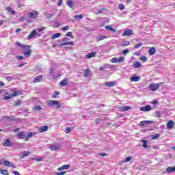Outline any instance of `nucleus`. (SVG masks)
<instances>
[{
    "label": "nucleus",
    "mask_w": 175,
    "mask_h": 175,
    "mask_svg": "<svg viewBox=\"0 0 175 175\" xmlns=\"http://www.w3.org/2000/svg\"><path fill=\"white\" fill-rule=\"evenodd\" d=\"M22 49L24 52L23 55L25 57H29L31 55V53H32V51L29 49H31V46L29 45H23L22 46Z\"/></svg>",
    "instance_id": "f257e3e1"
},
{
    "label": "nucleus",
    "mask_w": 175,
    "mask_h": 175,
    "mask_svg": "<svg viewBox=\"0 0 175 175\" xmlns=\"http://www.w3.org/2000/svg\"><path fill=\"white\" fill-rule=\"evenodd\" d=\"M162 84L163 83H150L149 85V90H150V91H157Z\"/></svg>",
    "instance_id": "f03ea898"
},
{
    "label": "nucleus",
    "mask_w": 175,
    "mask_h": 175,
    "mask_svg": "<svg viewBox=\"0 0 175 175\" xmlns=\"http://www.w3.org/2000/svg\"><path fill=\"white\" fill-rule=\"evenodd\" d=\"M48 106H56L57 109H60L61 107V104H59V102L58 100H51L48 103Z\"/></svg>",
    "instance_id": "7ed1b4c3"
},
{
    "label": "nucleus",
    "mask_w": 175,
    "mask_h": 175,
    "mask_svg": "<svg viewBox=\"0 0 175 175\" xmlns=\"http://www.w3.org/2000/svg\"><path fill=\"white\" fill-rule=\"evenodd\" d=\"M35 36H40V35L36 32V30H33L31 33L27 36V40L32 39V38H35Z\"/></svg>",
    "instance_id": "20e7f679"
},
{
    "label": "nucleus",
    "mask_w": 175,
    "mask_h": 175,
    "mask_svg": "<svg viewBox=\"0 0 175 175\" xmlns=\"http://www.w3.org/2000/svg\"><path fill=\"white\" fill-rule=\"evenodd\" d=\"M31 154V152L29 151H23L19 154V157L21 159H23V158H24V157H28L29 155Z\"/></svg>",
    "instance_id": "39448f33"
},
{
    "label": "nucleus",
    "mask_w": 175,
    "mask_h": 175,
    "mask_svg": "<svg viewBox=\"0 0 175 175\" xmlns=\"http://www.w3.org/2000/svg\"><path fill=\"white\" fill-rule=\"evenodd\" d=\"M96 55V52L93 51V52H90V53H88V55H86L85 56V59H90V58H94L95 57V56Z\"/></svg>",
    "instance_id": "423d86ee"
},
{
    "label": "nucleus",
    "mask_w": 175,
    "mask_h": 175,
    "mask_svg": "<svg viewBox=\"0 0 175 175\" xmlns=\"http://www.w3.org/2000/svg\"><path fill=\"white\" fill-rule=\"evenodd\" d=\"M16 136L18 137V139H25V137H26L25 132L24 131L19 132L16 134Z\"/></svg>",
    "instance_id": "0eeeda50"
},
{
    "label": "nucleus",
    "mask_w": 175,
    "mask_h": 175,
    "mask_svg": "<svg viewBox=\"0 0 175 175\" xmlns=\"http://www.w3.org/2000/svg\"><path fill=\"white\" fill-rule=\"evenodd\" d=\"M60 148H61V146H59V145L58 144H53L49 146V148L52 151H57V150H59Z\"/></svg>",
    "instance_id": "6e6552de"
},
{
    "label": "nucleus",
    "mask_w": 175,
    "mask_h": 175,
    "mask_svg": "<svg viewBox=\"0 0 175 175\" xmlns=\"http://www.w3.org/2000/svg\"><path fill=\"white\" fill-rule=\"evenodd\" d=\"M152 107L150 105H146L140 108V111H150V110H152Z\"/></svg>",
    "instance_id": "1a4fd4ad"
},
{
    "label": "nucleus",
    "mask_w": 175,
    "mask_h": 175,
    "mask_svg": "<svg viewBox=\"0 0 175 175\" xmlns=\"http://www.w3.org/2000/svg\"><path fill=\"white\" fill-rule=\"evenodd\" d=\"M38 16V12L33 10L31 12H29V17L30 18H36Z\"/></svg>",
    "instance_id": "9d476101"
},
{
    "label": "nucleus",
    "mask_w": 175,
    "mask_h": 175,
    "mask_svg": "<svg viewBox=\"0 0 175 175\" xmlns=\"http://www.w3.org/2000/svg\"><path fill=\"white\" fill-rule=\"evenodd\" d=\"M132 33H133L132 30L127 29L123 32V33L122 35V36H131V35H132Z\"/></svg>",
    "instance_id": "9b49d317"
},
{
    "label": "nucleus",
    "mask_w": 175,
    "mask_h": 175,
    "mask_svg": "<svg viewBox=\"0 0 175 175\" xmlns=\"http://www.w3.org/2000/svg\"><path fill=\"white\" fill-rule=\"evenodd\" d=\"M130 81L132 82L140 81V77L136 75L131 76Z\"/></svg>",
    "instance_id": "f8f14e48"
},
{
    "label": "nucleus",
    "mask_w": 175,
    "mask_h": 175,
    "mask_svg": "<svg viewBox=\"0 0 175 175\" xmlns=\"http://www.w3.org/2000/svg\"><path fill=\"white\" fill-rule=\"evenodd\" d=\"M167 126L168 129H172L174 126V122H173V120H170L167 123Z\"/></svg>",
    "instance_id": "ddd939ff"
},
{
    "label": "nucleus",
    "mask_w": 175,
    "mask_h": 175,
    "mask_svg": "<svg viewBox=\"0 0 175 175\" xmlns=\"http://www.w3.org/2000/svg\"><path fill=\"white\" fill-rule=\"evenodd\" d=\"M47 129H49L47 126H42L38 129V132H40V133H43V132H46Z\"/></svg>",
    "instance_id": "4468645a"
},
{
    "label": "nucleus",
    "mask_w": 175,
    "mask_h": 175,
    "mask_svg": "<svg viewBox=\"0 0 175 175\" xmlns=\"http://www.w3.org/2000/svg\"><path fill=\"white\" fill-rule=\"evenodd\" d=\"M149 124H151V121L144 120L139 122L141 126H146V125H148Z\"/></svg>",
    "instance_id": "2eb2a0df"
},
{
    "label": "nucleus",
    "mask_w": 175,
    "mask_h": 175,
    "mask_svg": "<svg viewBox=\"0 0 175 175\" xmlns=\"http://www.w3.org/2000/svg\"><path fill=\"white\" fill-rule=\"evenodd\" d=\"M13 97H14L13 94H9V93L6 92L5 94V96H4L3 99L5 100H9V99H12V98H13Z\"/></svg>",
    "instance_id": "dca6fc26"
},
{
    "label": "nucleus",
    "mask_w": 175,
    "mask_h": 175,
    "mask_svg": "<svg viewBox=\"0 0 175 175\" xmlns=\"http://www.w3.org/2000/svg\"><path fill=\"white\" fill-rule=\"evenodd\" d=\"M42 79H43V76L39 75L34 78L33 81L34 83H39V81H42Z\"/></svg>",
    "instance_id": "f3484780"
},
{
    "label": "nucleus",
    "mask_w": 175,
    "mask_h": 175,
    "mask_svg": "<svg viewBox=\"0 0 175 175\" xmlns=\"http://www.w3.org/2000/svg\"><path fill=\"white\" fill-rule=\"evenodd\" d=\"M133 67L135 69H137L142 67V64L140 63V62H136L133 64Z\"/></svg>",
    "instance_id": "a211bd4d"
},
{
    "label": "nucleus",
    "mask_w": 175,
    "mask_h": 175,
    "mask_svg": "<svg viewBox=\"0 0 175 175\" xmlns=\"http://www.w3.org/2000/svg\"><path fill=\"white\" fill-rule=\"evenodd\" d=\"M68 79H64V80H62V81H60L59 84L62 87H64L65 85H68Z\"/></svg>",
    "instance_id": "6ab92c4d"
},
{
    "label": "nucleus",
    "mask_w": 175,
    "mask_h": 175,
    "mask_svg": "<svg viewBox=\"0 0 175 175\" xmlns=\"http://www.w3.org/2000/svg\"><path fill=\"white\" fill-rule=\"evenodd\" d=\"M165 170L167 173H172V172H175V167H168Z\"/></svg>",
    "instance_id": "aec40b11"
},
{
    "label": "nucleus",
    "mask_w": 175,
    "mask_h": 175,
    "mask_svg": "<svg viewBox=\"0 0 175 175\" xmlns=\"http://www.w3.org/2000/svg\"><path fill=\"white\" fill-rule=\"evenodd\" d=\"M105 85H107V87H114V85H116V82L115 81L106 82Z\"/></svg>",
    "instance_id": "412c9836"
},
{
    "label": "nucleus",
    "mask_w": 175,
    "mask_h": 175,
    "mask_svg": "<svg viewBox=\"0 0 175 175\" xmlns=\"http://www.w3.org/2000/svg\"><path fill=\"white\" fill-rule=\"evenodd\" d=\"M128 110H131V107L129 106H124L120 107L121 111H128Z\"/></svg>",
    "instance_id": "4be33fe9"
},
{
    "label": "nucleus",
    "mask_w": 175,
    "mask_h": 175,
    "mask_svg": "<svg viewBox=\"0 0 175 175\" xmlns=\"http://www.w3.org/2000/svg\"><path fill=\"white\" fill-rule=\"evenodd\" d=\"M105 29L107 31H111L112 32H116V29L112 28V27L110 25L105 26Z\"/></svg>",
    "instance_id": "5701e85b"
},
{
    "label": "nucleus",
    "mask_w": 175,
    "mask_h": 175,
    "mask_svg": "<svg viewBox=\"0 0 175 175\" xmlns=\"http://www.w3.org/2000/svg\"><path fill=\"white\" fill-rule=\"evenodd\" d=\"M155 48L152 47L150 49L149 51H148V54L149 55H154V54H155Z\"/></svg>",
    "instance_id": "b1692460"
},
{
    "label": "nucleus",
    "mask_w": 175,
    "mask_h": 175,
    "mask_svg": "<svg viewBox=\"0 0 175 175\" xmlns=\"http://www.w3.org/2000/svg\"><path fill=\"white\" fill-rule=\"evenodd\" d=\"M74 44L73 42H67L62 43L60 46H73Z\"/></svg>",
    "instance_id": "393cba45"
},
{
    "label": "nucleus",
    "mask_w": 175,
    "mask_h": 175,
    "mask_svg": "<svg viewBox=\"0 0 175 175\" xmlns=\"http://www.w3.org/2000/svg\"><path fill=\"white\" fill-rule=\"evenodd\" d=\"M6 10L8 13H11V14H16V11L12 10V8L10 7H7Z\"/></svg>",
    "instance_id": "a878e982"
},
{
    "label": "nucleus",
    "mask_w": 175,
    "mask_h": 175,
    "mask_svg": "<svg viewBox=\"0 0 175 175\" xmlns=\"http://www.w3.org/2000/svg\"><path fill=\"white\" fill-rule=\"evenodd\" d=\"M129 44H131V42L126 40H123L121 43V46H122L123 47L125 46H129Z\"/></svg>",
    "instance_id": "bb28decb"
},
{
    "label": "nucleus",
    "mask_w": 175,
    "mask_h": 175,
    "mask_svg": "<svg viewBox=\"0 0 175 175\" xmlns=\"http://www.w3.org/2000/svg\"><path fill=\"white\" fill-rule=\"evenodd\" d=\"M161 135L158 133H155L154 135H151V137H152V140H155L157 139H158Z\"/></svg>",
    "instance_id": "cd10ccee"
},
{
    "label": "nucleus",
    "mask_w": 175,
    "mask_h": 175,
    "mask_svg": "<svg viewBox=\"0 0 175 175\" xmlns=\"http://www.w3.org/2000/svg\"><path fill=\"white\" fill-rule=\"evenodd\" d=\"M66 5L68 8H73V1H72V0H69L66 2Z\"/></svg>",
    "instance_id": "c85d7f7f"
},
{
    "label": "nucleus",
    "mask_w": 175,
    "mask_h": 175,
    "mask_svg": "<svg viewBox=\"0 0 175 175\" xmlns=\"http://www.w3.org/2000/svg\"><path fill=\"white\" fill-rule=\"evenodd\" d=\"M3 144H4V146H5V147H10V146L12 145V143H10V140L7 139V140H5V142H4Z\"/></svg>",
    "instance_id": "c756f323"
},
{
    "label": "nucleus",
    "mask_w": 175,
    "mask_h": 175,
    "mask_svg": "<svg viewBox=\"0 0 175 175\" xmlns=\"http://www.w3.org/2000/svg\"><path fill=\"white\" fill-rule=\"evenodd\" d=\"M106 36H100L96 38V42H100V40H103V39H106Z\"/></svg>",
    "instance_id": "7c9ffc66"
},
{
    "label": "nucleus",
    "mask_w": 175,
    "mask_h": 175,
    "mask_svg": "<svg viewBox=\"0 0 175 175\" xmlns=\"http://www.w3.org/2000/svg\"><path fill=\"white\" fill-rule=\"evenodd\" d=\"M61 36V33H57L52 36L51 39H57V38H59Z\"/></svg>",
    "instance_id": "2f4dec72"
},
{
    "label": "nucleus",
    "mask_w": 175,
    "mask_h": 175,
    "mask_svg": "<svg viewBox=\"0 0 175 175\" xmlns=\"http://www.w3.org/2000/svg\"><path fill=\"white\" fill-rule=\"evenodd\" d=\"M90 76V70H86L83 72V77H88Z\"/></svg>",
    "instance_id": "473e14b6"
},
{
    "label": "nucleus",
    "mask_w": 175,
    "mask_h": 175,
    "mask_svg": "<svg viewBox=\"0 0 175 175\" xmlns=\"http://www.w3.org/2000/svg\"><path fill=\"white\" fill-rule=\"evenodd\" d=\"M33 136V134L32 133H29L25 137V142H27L28 139Z\"/></svg>",
    "instance_id": "72a5a7b5"
},
{
    "label": "nucleus",
    "mask_w": 175,
    "mask_h": 175,
    "mask_svg": "<svg viewBox=\"0 0 175 175\" xmlns=\"http://www.w3.org/2000/svg\"><path fill=\"white\" fill-rule=\"evenodd\" d=\"M3 163H4V166H8V167H10L11 163L9 161H6L5 160Z\"/></svg>",
    "instance_id": "f704fd0d"
},
{
    "label": "nucleus",
    "mask_w": 175,
    "mask_h": 175,
    "mask_svg": "<svg viewBox=\"0 0 175 175\" xmlns=\"http://www.w3.org/2000/svg\"><path fill=\"white\" fill-rule=\"evenodd\" d=\"M0 173H1V174H3V175H9V172H8V170H1L0 171Z\"/></svg>",
    "instance_id": "c9c22d12"
},
{
    "label": "nucleus",
    "mask_w": 175,
    "mask_h": 175,
    "mask_svg": "<svg viewBox=\"0 0 175 175\" xmlns=\"http://www.w3.org/2000/svg\"><path fill=\"white\" fill-rule=\"evenodd\" d=\"M142 46H143V42H139L134 46V49H137L139 47H142Z\"/></svg>",
    "instance_id": "e433bc0d"
},
{
    "label": "nucleus",
    "mask_w": 175,
    "mask_h": 175,
    "mask_svg": "<svg viewBox=\"0 0 175 175\" xmlns=\"http://www.w3.org/2000/svg\"><path fill=\"white\" fill-rule=\"evenodd\" d=\"M21 92L20 91H17V92H14L13 94H12V96H17L18 95H21Z\"/></svg>",
    "instance_id": "4c0bfd02"
},
{
    "label": "nucleus",
    "mask_w": 175,
    "mask_h": 175,
    "mask_svg": "<svg viewBox=\"0 0 175 175\" xmlns=\"http://www.w3.org/2000/svg\"><path fill=\"white\" fill-rule=\"evenodd\" d=\"M161 116H162V113H161L160 111H156L155 117H157V118H161Z\"/></svg>",
    "instance_id": "58836bf2"
},
{
    "label": "nucleus",
    "mask_w": 175,
    "mask_h": 175,
    "mask_svg": "<svg viewBox=\"0 0 175 175\" xmlns=\"http://www.w3.org/2000/svg\"><path fill=\"white\" fill-rule=\"evenodd\" d=\"M124 61H125V58L124 57H120L118 59V64H121V62H124Z\"/></svg>",
    "instance_id": "ea45409f"
},
{
    "label": "nucleus",
    "mask_w": 175,
    "mask_h": 175,
    "mask_svg": "<svg viewBox=\"0 0 175 175\" xmlns=\"http://www.w3.org/2000/svg\"><path fill=\"white\" fill-rule=\"evenodd\" d=\"M112 64H118V59L117 57H113L111 59Z\"/></svg>",
    "instance_id": "a19ab883"
},
{
    "label": "nucleus",
    "mask_w": 175,
    "mask_h": 175,
    "mask_svg": "<svg viewBox=\"0 0 175 175\" xmlns=\"http://www.w3.org/2000/svg\"><path fill=\"white\" fill-rule=\"evenodd\" d=\"M83 14H78V15H75L74 16V18L77 20V18L81 19V18H83Z\"/></svg>",
    "instance_id": "79ce46f5"
},
{
    "label": "nucleus",
    "mask_w": 175,
    "mask_h": 175,
    "mask_svg": "<svg viewBox=\"0 0 175 175\" xmlns=\"http://www.w3.org/2000/svg\"><path fill=\"white\" fill-rule=\"evenodd\" d=\"M140 61H142V62H147V57L142 56L140 57Z\"/></svg>",
    "instance_id": "37998d69"
},
{
    "label": "nucleus",
    "mask_w": 175,
    "mask_h": 175,
    "mask_svg": "<svg viewBox=\"0 0 175 175\" xmlns=\"http://www.w3.org/2000/svg\"><path fill=\"white\" fill-rule=\"evenodd\" d=\"M118 9H120V10H124L125 9V5H124V4H119Z\"/></svg>",
    "instance_id": "c03bdc74"
},
{
    "label": "nucleus",
    "mask_w": 175,
    "mask_h": 175,
    "mask_svg": "<svg viewBox=\"0 0 175 175\" xmlns=\"http://www.w3.org/2000/svg\"><path fill=\"white\" fill-rule=\"evenodd\" d=\"M63 167V170H68L70 167V165H64L63 166H62Z\"/></svg>",
    "instance_id": "a18cd8bd"
},
{
    "label": "nucleus",
    "mask_w": 175,
    "mask_h": 175,
    "mask_svg": "<svg viewBox=\"0 0 175 175\" xmlns=\"http://www.w3.org/2000/svg\"><path fill=\"white\" fill-rule=\"evenodd\" d=\"M59 94V92H55L54 94L52 95V98H57Z\"/></svg>",
    "instance_id": "49530a36"
},
{
    "label": "nucleus",
    "mask_w": 175,
    "mask_h": 175,
    "mask_svg": "<svg viewBox=\"0 0 175 175\" xmlns=\"http://www.w3.org/2000/svg\"><path fill=\"white\" fill-rule=\"evenodd\" d=\"M142 142L144 143V144L142 145V147H144V148H147V141L146 140H143Z\"/></svg>",
    "instance_id": "de8ad7c7"
},
{
    "label": "nucleus",
    "mask_w": 175,
    "mask_h": 175,
    "mask_svg": "<svg viewBox=\"0 0 175 175\" xmlns=\"http://www.w3.org/2000/svg\"><path fill=\"white\" fill-rule=\"evenodd\" d=\"M71 131H72V129H70V127H67L66 129L65 132H66V133H70Z\"/></svg>",
    "instance_id": "09e8293b"
},
{
    "label": "nucleus",
    "mask_w": 175,
    "mask_h": 175,
    "mask_svg": "<svg viewBox=\"0 0 175 175\" xmlns=\"http://www.w3.org/2000/svg\"><path fill=\"white\" fill-rule=\"evenodd\" d=\"M33 109L34 110H42V107H40L39 105H36L34 107Z\"/></svg>",
    "instance_id": "8fccbe9b"
},
{
    "label": "nucleus",
    "mask_w": 175,
    "mask_h": 175,
    "mask_svg": "<svg viewBox=\"0 0 175 175\" xmlns=\"http://www.w3.org/2000/svg\"><path fill=\"white\" fill-rule=\"evenodd\" d=\"M128 53H129V49H128L122 51V54H124V55H125L126 54H128Z\"/></svg>",
    "instance_id": "3c124183"
},
{
    "label": "nucleus",
    "mask_w": 175,
    "mask_h": 175,
    "mask_svg": "<svg viewBox=\"0 0 175 175\" xmlns=\"http://www.w3.org/2000/svg\"><path fill=\"white\" fill-rule=\"evenodd\" d=\"M69 29V26H65L62 27V31L65 32V31H68Z\"/></svg>",
    "instance_id": "603ef678"
},
{
    "label": "nucleus",
    "mask_w": 175,
    "mask_h": 175,
    "mask_svg": "<svg viewBox=\"0 0 175 175\" xmlns=\"http://www.w3.org/2000/svg\"><path fill=\"white\" fill-rule=\"evenodd\" d=\"M129 161H132V157H126L124 162H129Z\"/></svg>",
    "instance_id": "864d4df0"
},
{
    "label": "nucleus",
    "mask_w": 175,
    "mask_h": 175,
    "mask_svg": "<svg viewBox=\"0 0 175 175\" xmlns=\"http://www.w3.org/2000/svg\"><path fill=\"white\" fill-rule=\"evenodd\" d=\"M21 105V102L20 100L15 101V106H20Z\"/></svg>",
    "instance_id": "5fc2aeb1"
},
{
    "label": "nucleus",
    "mask_w": 175,
    "mask_h": 175,
    "mask_svg": "<svg viewBox=\"0 0 175 175\" xmlns=\"http://www.w3.org/2000/svg\"><path fill=\"white\" fill-rule=\"evenodd\" d=\"M54 27L55 28H58L59 27V22H55Z\"/></svg>",
    "instance_id": "6e6d98bb"
},
{
    "label": "nucleus",
    "mask_w": 175,
    "mask_h": 175,
    "mask_svg": "<svg viewBox=\"0 0 175 175\" xmlns=\"http://www.w3.org/2000/svg\"><path fill=\"white\" fill-rule=\"evenodd\" d=\"M38 32H42V31H44V27H41L39 29H37Z\"/></svg>",
    "instance_id": "4d7b16f0"
},
{
    "label": "nucleus",
    "mask_w": 175,
    "mask_h": 175,
    "mask_svg": "<svg viewBox=\"0 0 175 175\" xmlns=\"http://www.w3.org/2000/svg\"><path fill=\"white\" fill-rule=\"evenodd\" d=\"M24 20H25V17L22 16L21 18H19V23H23V21H24Z\"/></svg>",
    "instance_id": "13d9d810"
},
{
    "label": "nucleus",
    "mask_w": 175,
    "mask_h": 175,
    "mask_svg": "<svg viewBox=\"0 0 175 175\" xmlns=\"http://www.w3.org/2000/svg\"><path fill=\"white\" fill-rule=\"evenodd\" d=\"M16 58L19 61H21V59H24V57L23 56H17Z\"/></svg>",
    "instance_id": "bf43d9fd"
},
{
    "label": "nucleus",
    "mask_w": 175,
    "mask_h": 175,
    "mask_svg": "<svg viewBox=\"0 0 175 175\" xmlns=\"http://www.w3.org/2000/svg\"><path fill=\"white\" fill-rule=\"evenodd\" d=\"M103 67L105 68V69H107L109 68H111V66L109 64H105L103 66Z\"/></svg>",
    "instance_id": "052dcab7"
},
{
    "label": "nucleus",
    "mask_w": 175,
    "mask_h": 175,
    "mask_svg": "<svg viewBox=\"0 0 175 175\" xmlns=\"http://www.w3.org/2000/svg\"><path fill=\"white\" fill-rule=\"evenodd\" d=\"M66 36H68L69 38H72L73 36H72V32H68L66 33Z\"/></svg>",
    "instance_id": "680f3d73"
},
{
    "label": "nucleus",
    "mask_w": 175,
    "mask_h": 175,
    "mask_svg": "<svg viewBox=\"0 0 175 175\" xmlns=\"http://www.w3.org/2000/svg\"><path fill=\"white\" fill-rule=\"evenodd\" d=\"M57 5H58V6H62V0H58Z\"/></svg>",
    "instance_id": "e2e57ef3"
},
{
    "label": "nucleus",
    "mask_w": 175,
    "mask_h": 175,
    "mask_svg": "<svg viewBox=\"0 0 175 175\" xmlns=\"http://www.w3.org/2000/svg\"><path fill=\"white\" fill-rule=\"evenodd\" d=\"M10 167H12V169H16V165L13 164V163H11L10 165Z\"/></svg>",
    "instance_id": "0e129e2a"
},
{
    "label": "nucleus",
    "mask_w": 175,
    "mask_h": 175,
    "mask_svg": "<svg viewBox=\"0 0 175 175\" xmlns=\"http://www.w3.org/2000/svg\"><path fill=\"white\" fill-rule=\"evenodd\" d=\"M17 6H18V9H21V8H24V5H23L21 3L18 4Z\"/></svg>",
    "instance_id": "69168bd1"
},
{
    "label": "nucleus",
    "mask_w": 175,
    "mask_h": 175,
    "mask_svg": "<svg viewBox=\"0 0 175 175\" xmlns=\"http://www.w3.org/2000/svg\"><path fill=\"white\" fill-rule=\"evenodd\" d=\"M64 174H65V172H57V173H56L55 175H64Z\"/></svg>",
    "instance_id": "338daca9"
},
{
    "label": "nucleus",
    "mask_w": 175,
    "mask_h": 175,
    "mask_svg": "<svg viewBox=\"0 0 175 175\" xmlns=\"http://www.w3.org/2000/svg\"><path fill=\"white\" fill-rule=\"evenodd\" d=\"M68 40H69V38H64L62 39V41H63V42H66V41H68Z\"/></svg>",
    "instance_id": "774afa93"
}]
</instances>
